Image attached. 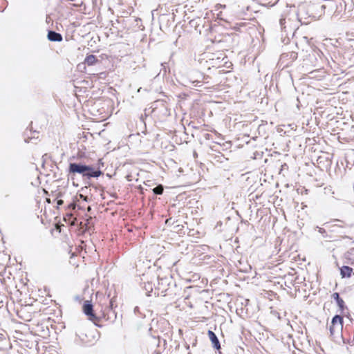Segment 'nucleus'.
Listing matches in <instances>:
<instances>
[{
  "label": "nucleus",
  "instance_id": "f257e3e1",
  "mask_svg": "<svg viewBox=\"0 0 354 354\" xmlns=\"http://www.w3.org/2000/svg\"><path fill=\"white\" fill-rule=\"evenodd\" d=\"M305 6H300L298 11L295 10H290L288 13L283 14L279 19V24L282 30L286 32L287 28L294 29L295 26H298V24H308L310 21L308 19L310 15L305 16Z\"/></svg>",
  "mask_w": 354,
  "mask_h": 354
},
{
  "label": "nucleus",
  "instance_id": "f03ea898",
  "mask_svg": "<svg viewBox=\"0 0 354 354\" xmlns=\"http://www.w3.org/2000/svg\"><path fill=\"white\" fill-rule=\"evenodd\" d=\"M68 171L71 179H74L73 176L76 174L81 175L83 178L88 180L92 178H98L103 174V172L99 168L82 162H70Z\"/></svg>",
  "mask_w": 354,
  "mask_h": 354
},
{
  "label": "nucleus",
  "instance_id": "7ed1b4c3",
  "mask_svg": "<svg viewBox=\"0 0 354 354\" xmlns=\"http://www.w3.org/2000/svg\"><path fill=\"white\" fill-rule=\"evenodd\" d=\"M158 279V277L154 274L146 273L142 274L141 278V286L142 288L145 290V293L147 296L150 295V293L153 291L154 282Z\"/></svg>",
  "mask_w": 354,
  "mask_h": 354
},
{
  "label": "nucleus",
  "instance_id": "20e7f679",
  "mask_svg": "<svg viewBox=\"0 0 354 354\" xmlns=\"http://www.w3.org/2000/svg\"><path fill=\"white\" fill-rule=\"evenodd\" d=\"M343 317L340 315H335L331 321L329 330L330 335L334 336L342 330Z\"/></svg>",
  "mask_w": 354,
  "mask_h": 354
},
{
  "label": "nucleus",
  "instance_id": "39448f33",
  "mask_svg": "<svg viewBox=\"0 0 354 354\" xmlns=\"http://www.w3.org/2000/svg\"><path fill=\"white\" fill-rule=\"evenodd\" d=\"M82 308L84 313L88 317L89 320L92 321L95 324L100 320L99 317H97L93 312V306L91 301L88 300L85 301Z\"/></svg>",
  "mask_w": 354,
  "mask_h": 354
},
{
  "label": "nucleus",
  "instance_id": "423d86ee",
  "mask_svg": "<svg viewBox=\"0 0 354 354\" xmlns=\"http://www.w3.org/2000/svg\"><path fill=\"white\" fill-rule=\"evenodd\" d=\"M76 335L84 346H88L94 344L95 338L93 332L86 333L82 330H79Z\"/></svg>",
  "mask_w": 354,
  "mask_h": 354
},
{
  "label": "nucleus",
  "instance_id": "0eeeda50",
  "mask_svg": "<svg viewBox=\"0 0 354 354\" xmlns=\"http://www.w3.org/2000/svg\"><path fill=\"white\" fill-rule=\"evenodd\" d=\"M102 316L107 321L113 322L117 318V313L113 309V299H111L109 306L106 307L103 311Z\"/></svg>",
  "mask_w": 354,
  "mask_h": 354
},
{
  "label": "nucleus",
  "instance_id": "6e6552de",
  "mask_svg": "<svg viewBox=\"0 0 354 354\" xmlns=\"http://www.w3.org/2000/svg\"><path fill=\"white\" fill-rule=\"evenodd\" d=\"M227 59V57H221L215 54H212L209 57V59L207 62L209 63V65L212 67L219 68L223 65V63L226 64L227 62L225 59Z\"/></svg>",
  "mask_w": 354,
  "mask_h": 354
},
{
  "label": "nucleus",
  "instance_id": "1a4fd4ad",
  "mask_svg": "<svg viewBox=\"0 0 354 354\" xmlns=\"http://www.w3.org/2000/svg\"><path fill=\"white\" fill-rule=\"evenodd\" d=\"M158 286L156 287V290H160L161 293L166 292L168 286H169L170 283L172 281L171 277H163V278H159L158 277Z\"/></svg>",
  "mask_w": 354,
  "mask_h": 354
},
{
  "label": "nucleus",
  "instance_id": "9d476101",
  "mask_svg": "<svg viewBox=\"0 0 354 354\" xmlns=\"http://www.w3.org/2000/svg\"><path fill=\"white\" fill-rule=\"evenodd\" d=\"M297 58V53L296 52L292 51L286 53H283L281 55L280 61L282 63H284L285 62H287L286 64V66H288V64L295 60H296Z\"/></svg>",
  "mask_w": 354,
  "mask_h": 354
},
{
  "label": "nucleus",
  "instance_id": "9b49d317",
  "mask_svg": "<svg viewBox=\"0 0 354 354\" xmlns=\"http://www.w3.org/2000/svg\"><path fill=\"white\" fill-rule=\"evenodd\" d=\"M207 335L212 342L213 348H215L216 350H219L221 348V344L216 335L212 330H208Z\"/></svg>",
  "mask_w": 354,
  "mask_h": 354
},
{
  "label": "nucleus",
  "instance_id": "f8f14e48",
  "mask_svg": "<svg viewBox=\"0 0 354 354\" xmlns=\"http://www.w3.org/2000/svg\"><path fill=\"white\" fill-rule=\"evenodd\" d=\"M48 39L50 41H62L63 39L62 35L54 30H48L47 35Z\"/></svg>",
  "mask_w": 354,
  "mask_h": 354
},
{
  "label": "nucleus",
  "instance_id": "ddd939ff",
  "mask_svg": "<svg viewBox=\"0 0 354 354\" xmlns=\"http://www.w3.org/2000/svg\"><path fill=\"white\" fill-rule=\"evenodd\" d=\"M352 272L353 268L349 266H344L340 268V274L342 278L351 277Z\"/></svg>",
  "mask_w": 354,
  "mask_h": 354
},
{
  "label": "nucleus",
  "instance_id": "4468645a",
  "mask_svg": "<svg viewBox=\"0 0 354 354\" xmlns=\"http://www.w3.org/2000/svg\"><path fill=\"white\" fill-rule=\"evenodd\" d=\"M333 297L334 300H335V301H336L337 306H339V308H340V310L342 311L344 309V308L346 307L344 300L339 297V295L337 292H335L333 295Z\"/></svg>",
  "mask_w": 354,
  "mask_h": 354
},
{
  "label": "nucleus",
  "instance_id": "2eb2a0df",
  "mask_svg": "<svg viewBox=\"0 0 354 354\" xmlns=\"http://www.w3.org/2000/svg\"><path fill=\"white\" fill-rule=\"evenodd\" d=\"M98 62L99 60L97 58V57L93 55H89L86 56L84 60V63L86 64L88 66H93Z\"/></svg>",
  "mask_w": 354,
  "mask_h": 354
},
{
  "label": "nucleus",
  "instance_id": "dca6fc26",
  "mask_svg": "<svg viewBox=\"0 0 354 354\" xmlns=\"http://www.w3.org/2000/svg\"><path fill=\"white\" fill-rule=\"evenodd\" d=\"M164 191V187L162 185H158L156 187L153 189V192L156 195H161L162 194Z\"/></svg>",
  "mask_w": 354,
  "mask_h": 354
},
{
  "label": "nucleus",
  "instance_id": "f3484780",
  "mask_svg": "<svg viewBox=\"0 0 354 354\" xmlns=\"http://www.w3.org/2000/svg\"><path fill=\"white\" fill-rule=\"evenodd\" d=\"M167 64L166 62H165V63H162V64H161V66L162 67V68L160 71V72L158 73V75H158L159 74H160V73H161V71H163V75H165V73H166V72H167V71H166V66H165V64Z\"/></svg>",
  "mask_w": 354,
  "mask_h": 354
},
{
  "label": "nucleus",
  "instance_id": "a211bd4d",
  "mask_svg": "<svg viewBox=\"0 0 354 354\" xmlns=\"http://www.w3.org/2000/svg\"><path fill=\"white\" fill-rule=\"evenodd\" d=\"M68 208L71 210H75L76 208V203L75 202H72L68 205Z\"/></svg>",
  "mask_w": 354,
  "mask_h": 354
},
{
  "label": "nucleus",
  "instance_id": "6ab92c4d",
  "mask_svg": "<svg viewBox=\"0 0 354 354\" xmlns=\"http://www.w3.org/2000/svg\"><path fill=\"white\" fill-rule=\"evenodd\" d=\"M0 342H7L6 335L4 333H0Z\"/></svg>",
  "mask_w": 354,
  "mask_h": 354
},
{
  "label": "nucleus",
  "instance_id": "aec40b11",
  "mask_svg": "<svg viewBox=\"0 0 354 354\" xmlns=\"http://www.w3.org/2000/svg\"><path fill=\"white\" fill-rule=\"evenodd\" d=\"M63 204H64V201L63 200L59 199V200L57 201V205L58 207L62 205Z\"/></svg>",
  "mask_w": 354,
  "mask_h": 354
},
{
  "label": "nucleus",
  "instance_id": "412c9836",
  "mask_svg": "<svg viewBox=\"0 0 354 354\" xmlns=\"http://www.w3.org/2000/svg\"><path fill=\"white\" fill-rule=\"evenodd\" d=\"M323 232H324V229H322V228H320V230H319V232L322 233Z\"/></svg>",
  "mask_w": 354,
  "mask_h": 354
},
{
  "label": "nucleus",
  "instance_id": "4be33fe9",
  "mask_svg": "<svg viewBox=\"0 0 354 354\" xmlns=\"http://www.w3.org/2000/svg\"><path fill=\"white\" fill-rule=\"evenodd\" d=\"M342 3H343V2L339 1V6H340L341 7H342Z\"/></svg>",
  "mask_w": 354,
  "mask_h": 354
},
{
  "label": "nucleus",
  "instance_id": "5701e85b",
  "mask_svg": "<svg viewBox=\"0 0 354 354\" xmlns=\"http://www.w3.org/2000/svg\"><path fill=\"white\" fill-rule=\"evenodd\" d=\"M80 197H83L84 200H86V197L83 196L82 195H80Z\"/></svg>",
  "mask_w": 354,
  "mask_h": 354
},
{
  "label": "nucleus",
  "instance_id": "b1692460",
  "mask_svg": "<svg viewBox=\"0 0 354 354\" xmlns=\"http://www.w3.org/2000/svg\"><path fill=\"white\" fill-rule=\"evenodd\" d=\"M338 222H341V223H343L342 221H340V220H337Z\"/></svg>",
  "mask_w": 354,
  "mask_h": 354
}]
</instances>
